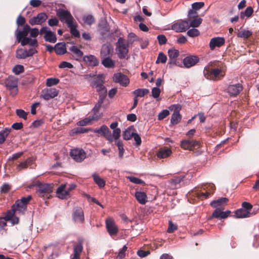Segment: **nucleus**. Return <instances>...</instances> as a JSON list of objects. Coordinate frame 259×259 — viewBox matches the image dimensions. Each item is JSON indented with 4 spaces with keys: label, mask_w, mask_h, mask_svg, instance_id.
I'll return each mask as SVG.
<instances>
[{
    "label": "nucleus",
    "mask_w": 259,
    "mask_h": 259,
    "mask_svg": "<svg viewBox=\"0 0 259 259\" xmlns=\"http://www.w3.org/2000/svg\"><path fill=\"white\" fill-rule=\"evenodd\" d=\"M57 16L62 22H65L67 26L70 28V33L75 37H79L80 33L76 29L77 24L74 23V18L71 13L67 10L59 9L56 11Z\"/></svg>",
    "instance_id": "nucleus-1"
},
{
    "label": "nucleus",
    "mask_w": 259,
    "mask_h": 259,
    "mask_svg": "<svg viewBox=\"0 0 259 259\" xmlns=\"http://www.w3.org/2000/svg\"><path fill=\"white\" fill-rule=\"evenodd\" d=\"M204 75L206 78L210 80L220 79V76L223 77V69L218 61L210 62L205 67Z\"/></svg>",
    "instance_id": "nucleus-2"
},
{
    "label": "nucleus",
    "mask_w": 259,
    "mask_h": 259,
    "mask_svg": "<svg viewBox=\"0 0 259 259\" xmlns=\"http://www.w3.org/2000/svg\"><path fill=\"white\" fill-rule=\"evenodd\" d=\"M18 78L13 75H9L5 79L1 80L0 83L4 84L7 89L11 91V94L14 96L18 93Z\"/></svg>",
    "instance_id": "nucleus-3"
},
{
    "label": "nucleus",
    "mask_w": 259,
    "mask_h": 259,
    "mask_svg": "<svg viewBox=\"0 0 259 259\" xmlns=\"http://www.w3.org/2000/svg\"><path fill=\"white\" fill-rule=\"evenodd\" d=\"M36 187V191L38 195L40 197L49 198L51 193L53 191V186L52 184L48 183H43L38 181L34 184Z\"/></svg>",
    "instance_id": "nucleus-4"
},
{
    "label": "nucleus",
    "mask_w": 259,
    "mask_h": 259,
    "mask_svg": "<svg viewBox=\"0 0 259 259\" xmlns=\"http://www.w3.org/2000/svg\"><path fill=\"white\" fill-rule=\"evenodd\" d=\"M115 50L118 57L121 59H125L128 53V44L125 43V39L122 37H119L116 42Z\"/></svg>",
    "instance_id": "nucleus-5"
},
{
    "label": "nucleus",
    "mask_w": 259,
    "mask_h": 259,
    "mask_svg": "<svg viewBox=\"0 0 259 259\" xmlns=\"http://www.w3.org/2000/svg\"><path fill=\"white\" fill-rule=\"evenodd\" d=\"M39 34L41 35L45 34L44 38L46 41L51 43H55L57 41V38L56 34L51 31L47 26H44L40 28Z\"/></svg>",
    "instance_id": "nucleus-6"
},
{
    "label": "nucleus",
    "mask_w": 259,
    "mask_h": 259,
    "mask_svg": "<svg viewBox=\"0 0 259 259\" xmlns=\"http://www.w3.org/2000/svg\"><path fill=\"white\" fill-rule=\"evenodd\" d=\"M92 132L103 136L109 143H112L113 141L111 131L105 124L102 125L100 128L93 129Z\"/></svg>",
    "instance_id": "nucleus-7"
},
{
    "label": "nucleus",
    "mask_w": 259,
    "mask_h": 259,
    "mask_svg": "<svg viewBox=\"0 0 259 259\" xmlns=\"http://www.w3.org/2000/svg\"><path fill=\"white\" fill-rule=\"evenodd\" d=\"M181 147L185 150H192L200 147V143L195 140H183L181 142Z\"/></svg>",
    "instance_id": "nucleus-8"
},
{
    "label": "nucleus",
    "mask_w": 259,
    "mask_h": 259,
    "mask_svg": "<svg viewBox=\"0 0 259 259\" xmlns=\"http://www.w3.org/2000/svg\"><path fill=\"white\" fill-rule=\"evenodd\" d=\"M70 156L76 161L81 162L86 157V153L82 149H74L70 152Z\"/></svg>",
    "instance_id": "nucleus-9"
},
{
    "label": "nucleus",
    "mask_w": 259,
    "mask_h": 259,
    "mask_svg": "<svg viewBox=\"0 0 259 259\" xmlns=\"http://www.w3.org/2000/svg\"><path fill=\"white\" fill-rule=\"evenodd\" d=\"M189 27V20H182L174 23L171 26V29L177 32L185 31Z\"/></svg>",
    "instance_id": "nucleus-10"
},
{
    "label": "nucleus",
    "mask_w": 259,
    "mask_h": 259,
    "mask_svg": "<svg viewBox=\"0 0 259 259\" xmlns=\"http://www.w3.org/2000/svg\"><path fill=\"white\" fill-rule=\"evenodd\" d=\"M31 28L28 24L24 25L23 30H19V29L17 28L16 30L15 33L18 41L20 42L21 44L22 40L25 38H28L27 36Z\"/></svg>",
    "instance_id": "nucleus-11"
},
{
    "label": "nucleus",
    "mask_w": 259,
    "mask_h": 259,
    "mask_svg": "<svg viewBox=\"0 0 259 259\" xmlns=\"http://www.w3.org/2000/svg\"><path fill=\"white\" fill-rule=\"evenodd\" d=\"M48 18V15L45 13H40L36 16L33 17L29 20L31 25H41Z\"/></svg>",
    "instance_id": "nucleus-12"
},
{
    "label": "nucleus",
    "mask_w": 259,
    "mask_h": 259,
    "mask_svg": "<svg viewBox=\"0 0 259 259\" xmlns=\"http://www.w3.org/2000/svg\"><path fill=\"white\" fill-rule=\"evenodd\" d=\"M113 80L123 87H126L130 82L127 76L121 73H115L113 76Z\"/></svg>",
    "instance_id": "nucleus-13"
},
{
    "label": "nucleus",
    "mask_w": 259,
    "mask_h": 259,
    "mask_svg": "<svg viewBox=\"0 0 259 259\" xmlns=\"http://www.w3.org/2000/svg\"><path fill=\"white\" fill-rule=\"evenodd\" d=\"M106 227L110 236L116 235L118 233V227L115 225L114 221L111 218L106 220Z\"/></svg>",
    "instance_id": "nucleus-14"
},
{
    "label": "nucleus",
    "mask_w": 259,
    "mask_h": 259,
    "mask_svg": "<svg viewBox=\"0 0 259 259\" xmlns=\"http://www.w3.org/2000/svg\"><path fill=\"white\" fill-rule=\"evenodd\" d=\"M59 91L55 88H49L46 90L44 93L41 95L40 97L45 100H49L57 97Z\"/></svg>",
    "instance_id": "nucleus-15"
},
{
    "label": "nucleus",
    "mask_w": 259,
    "mask_h": 259,
    "mask_svg": "<svg viewBox=\"0 0 259 259\" xmlns=\"http://www.w3.org/2000/svg\"><path fill=\"white\" fill-rule=\"evenodd\" d=\"M243 90L241 84L238 83L235 84L230 85L227 88V92L231 96H236Z\"/></svg>",
    "instance_id": "nucleus-16"
},
{
    "label": "nucleus",
    "mask_w": 259,
    "mask_h": 259,
    "mask_svg": "<svg viewBox=\"0 0 259 259\" xmlns=\"http://www.w3.org/2000/svg\"><path fill=\"white\" fill-rule=\"evenodd\" d=\"M72 218L74 222L83 223L84 221L83 211L81 208H76L72 214Z\"/></svg>",
    "instance_id": "nucleus-17"
},
{
    "label": "nucleus",
    "mask_w": 259,
    "mask_h": 259,
    "mask_svg": "<svg viewBox=\"0 0 259 259\" xmlns=\"http://www.w3.org/2000/svg\"><path fill=\"white\" fill-rule=\"evenodd\" d=\"M224 37H217L211 39L209 42V47L211 50H213L215 47H220L225 44Z\"/></svg>",
    "instance_id": "nucleus-18"
},
{
    "label": "nucleus",
    "mask_w": 259,
    "mask_h": 259,
    "mask_svg": "<svg viewBox=\"0 0 259 259\" xmlns=\"http://www.w3.org/2000/svg\"><path fill=\"white\" fill-rule=\"evenodd\" d=\"M66 187L65 184H62L58 188L56 191V195L58 198L62 199H66L70 197V194L68 193L65 190Z\"/></svg>",
    "instance_id": "nucleus-19"
},
{
    "label": "nucleus",
    "mask_w": 259,
    "mask_h": 259,
    "mask_svg": "<svg viewBox=\"0 0 259 259\" xmlns=\"http://www.w3.org/2000/svg\"><path fill=\"white\" fill-rule=\"evenodd\" d=\"M199 61V58L197 56H190L185 58L183 60L184 66L189 68L195 65Z\"/></svg>",
    "instance_id": "nucleus-20"
},
{
    "label": "nucleus",
    "mask_w": 259,
    "mask_h": 259,
    "mask_svg": "<svg viewBox=\"0 0 259 259\" xmlns=\"http://www.w3.org/2000/svg\"><path fill=\"white\" fill-rule=\"evenodd\" d=\"M231 211L230 210H227L226 211H222L219 208H216L212 213L210 219L213 218L217 219H226L230 214Z\"/></svg>",
    "instance_id": "nucleus-21"
},
{
    "label": "nucleus",
    "mask_w": 259,
    "mask_h": 259,
    "mask_svg": "<svg viewBox=\"0 0 259 259\" xmlns=\"http://www.w3.org/2000/svg\"><path fill=\"white\" fill-rule=\"evenodd\" d=\"M83 61L90 66H96L99 64V61L97 58L94 55H86L83 57Z\"/></svg>",
    "instance_id": "nucleus-22"
},
{
    "label": "nucleus",
    "mask_w": 259,
    "mask_h": 259,
    "mask_svg": "<svg viewBox=\"0 0 259 259\" xmlns=\"http://www.w3.org/2000/svg\"><path fill=\"white\" fill-rule=\"evenodd\" d=\"M112 53V50L110 46L104 44L101 50L100 57L101 59L111 57Z\"/></svg>",
    "instance_id": "nucleus-23"
},
{
    "label": "nucleus",
    "mask_w": 259,
    "mask_h": 259,
    "mask_svg": "<svg viewBox=\"0 0 259 259\" xmlns=\"http://www.w3.org/2000/svg\"><path fill=\"white\" fill-rule=\"evenodd\" d=\"M82 242L79 240L78 243L73 248V257L72 259H80V255L82 251Z\"/></svg>",
    "instance_id": "nucleus-24"
},
{
    "label": "nucleus",
    "mask_w": 259,
    "mask_h": 259,
    "mask_svg": "<svg viewBox=\"0 0 259 259\" xmlns=\"http://www.w3.org/2000/svg\"><path fill=\"white\" fill-rule=\"evenodd\" d=\"M179 55V52L178 50L175 49H169L168 51V56L169 57V64H175L176 62V58Z\"/></svg>",
    "instance_id": "nucleus-25"
},
{
    "label": "nucleus",
    "mask_w": 259,
    "mask_h": 259,
    "mask_svg": "<svg viewBox=\"0 0 259 259\" xmlns=\"http://www.w3.org/2000/svg\"><path fill=\"white\" fill-rule=\"evenodd\" d=\"M171 154V150L168 147H164L160 148L157 153V156L160 158H165L169 156Z\"/></svg>",
    "instance_id": "nucleus-26"
},
{
    "label": "nucleus",
    "mask_w": 259,
    "mask_h": 259,
    "mask_svg": "<svg viewBox=\"0 0 259 259\" xmlns=\"http://www.w3.org/2000/svg\"><path fill=\"white\" fill-rule=\"evenodd\" d=\"M105 83L104 78L102 74H99L97 76L94 78L93 82V87L96 88H99L104 87V84Z\"/></svg>",
    "instance_id": "nucleus-27"
},
{
    "label": "nucleus",
    "mask_w": 259,
    "mask_h": 259,
    "mask_svg": "<svg viewBox=\"0 0 259 259\" xmlns=\"http://www.w3.org/2000/svg\"><path fill=\"white\" fill-rule=\"evenodd\" d=\"M56 53L59 55H63L67 52L66 45L64 42H58L54 47Z\"/></svg>",
    "instance_id": "nucleus-28"
},
{
    "label": "nucleus",
    "mask_w": 259,
    "mask_h": 259,
    "mask_svg": "<svg viewBox=\"0 0 259 259\" xmlns=\"http://www.w3.org/2000/svg\"><path fill=\"white\" fill-rule=\"evenodd\" d=\"M135 196L138 202L141 204H145L147 202V195L144 192L136 191Z\"/></svg>",
    "instance_id": "nucleus-29"
},
{
    "label": "nucleus",
    "mask_w": 259,
    "mask_h": 259,
    "mask_svg": "<svg viewBox=\"0 0 259 259\" xmlns=\"http://www.w3.org/2000/svg\"><path fill=\"white\" fill-rule=\"evenodd\" d=\"M229 199L226 197H221L217 200H213L210 202V205L213 208L226 205Z\"/></svg>",
    "instance_id": "nucleus-30"
},
{
    "label": "nucleus",
    "mask_w": 259,
    "mask_h": 259,
    "mask_svg": "<svg viewBox=\"0 0 259 259\" xmlns=\"http://www.w3.org/2000/svg\"><path fill=\"white\" fill-rule=\"evenodd\" d=\"M208 186L209 187V191L198 193L197 197L202 199H206L212 194L215 189V186L213 184H209Z\"/></svg>",
    "instance_id": "nucleus-31"
},
{
    "label": "nucleus",
    "mask_w": 259,
    "mask_h": 259,
    "mask_svg": "<svg viewBox=\"0 0 259 259\" xmlns=\"http://www.w3.org/2000/svg\"><path fill=\"white\" fill-rule=\"evenodd\" d=\"M250 212L244 210L243 208H239L235 211V214L237 218H245L250 216Z\"/></svg>",
    "instance_id": "nucleus-32"
},
{
    "label": "nucleus",
    "mask_w": 259,
    "mask_h": 259,
    "mask_svg": "<svg viewBox=\"0 0 259 259\" xmlns=\"http://www.w3.org/2000/svg\"><path fill=\"white\" fill-rule=\"evenodd\" d=\"M32 159L31 157L28 158L25 161L20 162L16 166V169L20 171L22 169H26L28 165L32 163Z\"/></svg>",
    "instance_id": "nucleus-33"
},
{
    "label": "nucleus",
    "mask_w": 259,
    "mask_h": 259,
    "mask_svg": "<svg viewBox=\"0 0 259 259\" xmlns=\"http://www.w3.org/2000/svg\"><path fill=\"white\" fill-rule=\"evenodd\" d=\"M102 64L106 68H111L115 66V62L111 58V57L102 59Z\"/></svg>",
    "instance_id": "nucleus-34"
},
{
    "label": "nucleus",
    "mask_w": 259,
    "mask_h": 259,
    "mask_svg": "<svg viewBox=\"0 0 259 259\" xmlns=\"http://www.w3.org/2000/svg\"><path fill=\"white\" fill-rule=\"evenodd\" d=\"M69 50L75 55V58L76 60H79L82 57L83 55V52L76 46H73L69 49Z\"/></svg>",
    "instance_id": "nucleus-35"
},
{
    "label": "nucleus",
    "mask_w": 259,
    "mask_h": 259,
    "mask_svg": "<svg viewBox=\"0 0 259 259\" xmlns=\"http://www.w3.org/2000/svg\"><path fill=\"white\" fill-rule=\"evenodd\" d=\"M28 45L30 46L37 47L38 46V42L36 39H31L29 37L25 38L22 40L21 45L22 46Z\"/></svg>",
    "instance_id": "nucleus-36"
},
{
    "label": "nucleus",
    "mask_w": 259,
    "mask_h": 259,
    "mask_svg": "<svg viewBox=\"0 0 259 259\" xmlns=\"http://www.w3.org/2000/svg\"><path fill=\"white\" fill-rule=\"evenodd\" d=\"M182 119V116L177 111H175L171 115L170 122L172 124L175 125L179 123Z\"/></svg>",
    "instance_id": "nucleus-37"
},
{
    "label": "nucleus",
    "mask_w": 259,
    "mask_h": 259,
    "mask_svg": "<svg viewBox=\"0 0 259 259\" xmlns=\"http://www.w3.org/2000/svg\"><path fill=\"white\" fill-rule=\"evenodd\" d=\"M97 92L98 93L99 97V100H100V102L104 101L107 96V90L105 87L98 88Z\"/></svg>",
    "instance_id": "nucleus-38"
},
{
    "label": "nucleus",
    "mask_w": 259,
    "mask_h": 259,
    "mask_svg": "<svg viewBox=\"0 0 259 259\" xmlns=\"http://www.w3.org/2000/svg\"><path fill=\"white\" fill-rule=\"evenodd\" d=\"M94 182L100 188H104L105 186V181L100 178L98 175L94 174L92 176Z\"/></svg>",
    "instance_id": "nucleus-39"
},
{
    "label": "nucleus",
    "mask_w": 259,
    "mask_h": 259,
    "mask_svg": "<svg viewBox=\"0 0 259 259\" xmlns=\"http://www.w3.org/2000/svg\"><path fill=\"white\" fill-rule=\"evenodd\" d=\"M10 132L11 129L7 127L0 131V144H2L5 142L6 138Z\"/></svg>",
    "instance_id": "nucleus-40"
},
{
    "label": "nucleus",
    "mask_w": 259,
    "mask_h": 259,
    "mask_svg": "<svg viewBox=\"0 0 259 259\" xmlns=\"http://www.w3.org/2000/svg\"><path fill=\"white\" fill-rule=\"evenodd\" d=\"M252 34V32L246 29H242L240 31H239L237 35L239 37L247 39L249 38Z\"/></svg>",
    "instance_id": "nucleus-41"
},
{
    "label": "nucleus",
    "mask_w": 259,
    "mask_h": 259,
    "mask_svg": "<svg viewBox=\"0 0 259 259\" xmlns=\"http://www.w3.org/2000/svg\"><path fill=\"white\" fill-rule=\"evenodd\" d=\"M184 178L185 176L183 175L175 177L170 180L171 186L177 188V185L184 180Z\"/></svg>",
    "instance_id": "nucleus-42"
},
{
    "label": "nucleus",
    "mask_w": 259,
    "mask_h": 259,
    "mask_svg": "<svg viewBox=\"0 0 259 259\" xmlns=\"http://www.w3.org/2000/svg\"><path fill=\"white\" fill-rule=\"evenodd\" d=\"M101 33L105 34L109 31V28L106 21L102 20L98 24Z\"/></svg>",
    "instance_id": "nucleus-43"
},
{
    "label": "nucleus",
    "mask_w": 259,
    "mask_h": 259,
    "mask_svg": "<svg viewBox=\"0 0 259 259\" xmlns=\"http://www.w3.org/2000/svg\"><path fill=\"white\" fill-rule=\"evenodd\" d=\"M149 91L147 89H138L136 90L134 92V94L135 95L136 97H143L145 95H147L149 93Z\"/></svg>",
    "instance_id": "nucleus-44"
},
{
    "label": "nucleus",
    "mask_w": 259,
    "mask_h": 259,
    "mask_svg": "<svg viewBox=\"0 0 259 259\" xmlns=\"http://www.w3.org/2000/svg\"><path fill=\"white\" fill-rule=\"evenodd\" d=\"M19 201H20V199H18L15 202V204L13 205V207L15 208L17 211L26 210L27 206L24 203L22 202L20 203Z\"/></svg>",
    "instance_id": "nucleus-45"
},
{
    "label": "nucleus",
    "mask_w": 259,
    "mask_h": 259,
    "mask_svg": "<svg viewBox=\"0 0 259 259\" xmlns=\"http://www.w3.org/2000/svg\"><path fill=\"white\" fill-rule=\"evenodd\" d=\"M253 13V8L251 7H248L244 12L240 13V18L243 19L244 17H250Z\"/></svg>",
    "instance_id": "nucleus-46"
},
{
    "label": "nucleus",
    "mask_w": 259,
    "mask_h": 259,
    "mask_svg": "<svg viewBox=\"0 0 259 259\" xmlns=\"http://www.w3.org/2000/svg\"><path fill=\"white\" fill-rule=\"evenodd\" d=\"M132 129V127H128L123 132L122 137L124 140H128L131 139L132 137H133V135L134 133L131 132Z\"/></svg>",
    "instance_id": "nucleus-47"
},
{
    "label": "nucleus",
    "mask_w": 259,
    "mask_h": 259,
    "mask_svg": "<svg viewBox=\"0 0 259 259\" xmlns=\"http://www.w3.org/2000/svg\"><path fill=\"white\" fill-rule=\"evenodd\" d=\"M93 131V128H84L82 127H77L72 130L73 133L76 134L88 133L89 131L92 132Z\"/></svg>",
    "instance_id": "nucleus-48"
},
{
    "label": "nucleus",
    "mask_w": 259,
    "mask_h": 259,
    "mask_svg": "<svg viewBox=\"0 0 259 259\" xmlns=\"http://www.w3.org/2000/svg\"><path fill=\"white\" fill-rule=\"evenodd\" d=\"M82 20L84 23L91 25L95 22V18L92 15H84L82 17Z\"/></svg>",
    "instance_id": "nucleus-49"
},
{
    "label": "nucleus",
    "mask_w": 259,
    "mask_h": 259,
    "mask_svg": "<svg viewBox=\"0 0 259 259\" xmlns=\"http://www.w3.org/2000/svg\"><path fill=\"white\" fill-rule=\"evenodd\" d=\"M16 57L18 59H25L27 58L26 50L19 49L16 51Z\"/></svg>",
    "instance_id": "nucleus-50"
},
{
    "label": "nucleus",
    "mask_w": 259,
    "mask_h": 259,
    "mask_svg": "<svg viewBox=\"0 0 259 259\" xmlns=\"http://www.w3.org/2000/svg\"><path fill=\"white\" fill-rule=\"evenodd\" d=\"M12 71L16 75H19L24 71V68L22 65H16L13 68Z\"/></svg>",
    "instance_id": "nucleus-51"
},
{
    "label": "nucleus",
    "mask_w": 259,
    "mask_h": 259,
    "mask_svg": "<svg viewBox=\"0 0 259 259\" xmlns=\"http://www.w3.org/2000/svg\"><path fill=\"white\" fill-rule=\"evenodd\" d=\"M202 19L200 18H194L193 20L190 21L189 23L190 27H197L202 23Z\"/></svg>",
    "instance_id": "nucleus-52"
},
{
    "label": "nucleus",
    "mask_w": 259,
    "mask_h": 259,
    "mask_svg": "<svg viewBox=\"0 0 259 259\" xmlns=\"http://www.w3.org/2000/svg\"><path fill=\"white\" fill-rule=\"evenodd\" d=\"M16 115L20 118H22L24 120H26L27 118L28 112H25L22 109H16Z\"/></svg>",
    "instance_id": "nucleus-53"
},
{
    "label": "nucleus",
    "mask_w": 259,
    "mask_h": 259,
    "mask_svg": "<svg viewBox=\"0 0 259 259\" xmlns=\"http://www.w3.org/2000/svg\"><path fill=\"white\" fill-rule=\"evenodd\" d=\"M93 118L88 117L77 122V124L80 126H83L90 123Z\"/></svg>",
    "instance_id": "nucleus-54"
},
{
    "label": "nucleus",
    "mask_w": 259,
    "mask_h": 259,
    "mask_svg": "<svg viewBox=\"0 0 259 259\" xmlns=\"http://www.w3.org/2000/svg\"><path fill=\"white\" fill-rule=\"evenodd\" d=\"M17 211L15 208L12 207V209L7 211V214L4 218L6 221L11 220L12 218L14 217L15 212Z\"/></svg>",
    "instance_id": "nucleus-55"
},
{
    "label": "nucleus",
    "mask_w": 259,
    "mask_h": 259,
    "mask_svg": "<svg viewBox=\"0 0 259 259\" xmlns=\"http://www.w3.org/2000/svg\"><path fill=\"white\" fill-rule=\"evenodd\" d=\"M59 79L56 78H49L47 80L46 85L47 87H51L57 84Z\"/></svg>",
    "instance_id": "nucleus-56"
},
{
    "label": "nucleus",
    "mask_w": 259,
    "mask_h": 259,
    "mask_svg": "<svg viewBox=\"0 0 259 259\" xmlns=\"http://www.w3.org/2000/svg\"><path fill=\"white\" fill-rule=\"evenodd\" d=\"M187 34L189 36L191 37H196V36L199 35L200 32L197 29L192 28V29H189L187 31Z\"/></svg>",
    "instance_id": "nucleus-57"
},
{
    "label": "nucleus",
    "mask_w": 259,
    "mask_h": 259,
    "mask_svg": "<svg viewBox=\"0 0 259 259\" xmlns=\"http://www.w3.org/2000/svg\"><path fill=\"white\" fill-rule=\"evenodd\" d=\"M166 56L164 55L163 53L161 52L158 55L157 60L156 61V63L158 64L160 62L162 63H165L166 62Z\"/></svg>",
    "instance_id": "nucleus-58"
},
{
    "label": "nucleus",
    "mask_w": 259,
    "mask_h": 259,
    "mask_svg": "<svg viewBox=\"0 0 259 259\" xmlns=\"http://www.w3.org/2000/svg\"><path fill=\"white\" fill-rule=\"evenodd\" d=\"M127 179L130 180L131 182H132L134 184H145V182L141 179H139L137 177L130 176L128 177Z\"/></svg>",
    "instance_id": "nucleus-59"
},
{
    "label": "nucleus",
    "mask_w": 259,
    "mask_h": 259,
    "mask_svg": "<svg viewBox=\"0 0 259 259\" xmlns=\"http://www.w3.org/2000/svg\"><path fill=\"white\" fill-rule=\"evenodd\" d=\"M169 114V112L168 110H163L161 112H160L158 116V119L159 120H162L165 118L166 116H167Z\"/></svg>",
    "instance_id": "nucleus-60"
},
{
    "label": "nucleus",
    "mask_w": 259,
    "mask_h": 259,
    "mask_svg": "<svg viewBox=\"0 0 259 259\" xmlns=\"http://www.w3.org/2000/svg\"><path fill=\"white\" fill-rule=\"evenodd\" d=\"M204 6L203 2H196L192 4V9L197 11L201 9Z\"/></svg>",
    "instance_id": "nucleus-61"
},
{
    "label": "nucleus",
    "mask_w": 259,
    "mask_h": 259,
    "mask_svg": "<svg viewBox=\"0 0 259 259\" xmlns=\"http://www.w3.org/2000/svg\"><path fill=\"white\" fill-rule=\"evenodd\" d=\"M178 227L175 224H174L171 221H169L168 223V227L167 230V232L169 233H171L174 232L175 230H177Z\"/></svg>",
    "instance_id": "nucleus-62"
},
{
    "label": "nucleus",
    "mask_w": 259,
    "mask_h": 259,
    "mask_svg": "<svg viewBox=\"0 0 259 259\" xmlns=\"http://www.w3.org/2000/svg\"><path fill=\"white\" fill-rule=\"evenodd\" d=\"M161 91L157 87H154L152 89V96L153 98L156 99L159 97Z\"/></svg>",
    "instance_id": "nucleus-63"
},
{
    "label": "nucleus",
    "mask_w": 259,
    "mask_h": 259,
    "mask_svg": "<svg viewBox=\"0 0 259 259\" xmlns=\"http://www.w3.org/2000/svg\"><path fill=\"white\" fill-rule=\"evenodd\" d=\"M157 39L160 45H163L166 43L167 38L163 34H160L157 36Z\"/></svg>",
    "instance_id": "nucleus-64"
}]
</instances>
